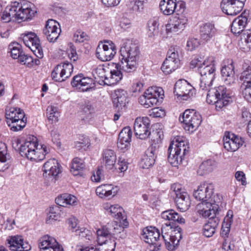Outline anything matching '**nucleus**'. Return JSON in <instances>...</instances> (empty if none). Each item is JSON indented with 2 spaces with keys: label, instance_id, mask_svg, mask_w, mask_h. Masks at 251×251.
Here are the masks:
<instances>
[{
  "label": "nucleus",
  "instance_id": "46",
  "mask_svg": "<svg viewBox=\"0 0 251 251\" xmlns=\"http://www.w3.org/2000/svg\"><path fill=\"white\" fill-rule=\"evenodd\" d=\"M216 162L212 159H208L203 161L200 166L198 173L203 176L211 172L216 166Z\"/></svg>",
  "mask_w": 251,
  "mask_h": 251
},
{
  "label": "nucleus",
  "instance_id": "58",
  "mask_svg": "<svg viewBox=\"0 0 251 251\" xmlns=\"http://www.w3.org/2000/svg\"><path fill=\"white\" fill-rule=\"evenodd\" d=\"M179 50L180 48L178 46L171 47L167 52V57H172V58H174L175 61L177 60L178 61L180 62L178 54Z\"/></svg>",
  "mask_w": 251,
  "mask_h": 251
},
{
  "label": "nucleus",
  "instance_id": "29",
  "mask_svg": "<svg viewBox=\"0 0 251 251\" xmlns=\"http://www.w3.org/2000/svg\"><path fill=\"white\" fill-rule=\"evenodd\" d=\"M233 61H225L221 68V75L226 84L231 85L235 83L236 78L235 75L234 67Z\"/></svg>",
  "mask_w": 251,
  "mask_h": 251
},
{
  "label": "nucleus",
  "instance_id": "20",
  "mask_svg": "<svg viewBox=\"0 0 251 251\" xmlns=\"http://www.w3.org/2000/svg\"><path fill=\"white\" fill-rule=\"evenodd\" d=\"M73 71V66L69 62L58 64L51 73L52 79L62 82L69 77Z\"/></svg>",
  "mask_w": 251,
  "mask_h": 251
},
{
  "label": "nucleus",
  "instance_id": "36",
  "mask_svg": "<svg viewBox=\"0 0 251 251\" xmlns=\"http://www.w3.org/2000/svg\"><path fill=\"white\" fill-rule=\"evenodd\" d=\"M104 208L110 213V215L115 218L119 219L121 224L123 225L124 227L127 226L128 223L126 219L123 217L122 213L124 211L122 207H120L118 204L111 205L110 206L106 205Z\"/></svg>",
  "mask_w": 251,
  "mask_h": 251
},
{
  "label": "nucleus",
  "instance_id": "19",
  "mask_svg": "<svg viewBox=\"0 0 251 251\" xmlns=\"http://www.w3.org/2000/svg\"><path fill=\"white\" fill-rule=\"evenodd\" d=\"M150 120L147 117L137 118L134 124L135 136L142 140L148 139L150 134Z\"/></svg>",
  "mask_w": 251,
  "mask_h": 251
},
{
  "label": "nucleus",
  "instance_id": "45",
  "mask_svg": "<svg viewBox=\"0 0 251 251\" xmlns=\"http://www.w3.org/2000/svg\"><path fill=\"white\" fill-rule=\"evenodd\" d=\"M85 167L83 160L75 157L72 161L70 171L74 176L80 175Z\"/></svg>",
  "mask_w": 251,
  "mask_h": 251
},
{
  "label": "nucleus",
  "instance_id": "14",
  "mask_svg": "<svg viewBox=\"0 0 251 251\" xmlns=\"http://www.w3.org/2000/svg\"><path fill=\"white\" fill-rule=\"evenodd\" d=\"M188 19L184 13L174 16L166 25V31L168 35H177L185 28Z\"/></svg>",
  "mask_w": 251,
  "mask_h": 251
},
{
  "label": "nucleus",
  "instance_id": "56",
  "mask_svg": "<svg viewBox=\"0 0 251 251\" xmlns=\"http://www.w3.org/2000/svg\"><path fill=\"white\" fill-rule=\"evenodd\" d=\"M11 56L14 59H18L23 53L21 46L17 42H14L10 45Z\"/></svg>",
  "mask_w": 251,
  "mask_h": 251
},
{
  "label": "nucleus",
  "instance_id": "62",
  "mask_svg": "<svg viewBox=\"0 0 251 251\" xmlns=\"http://www.w3.org/2000/svg\"><path fill=\"white\" fill-rule=\"evenodd\" d=\"M19 61L23 64L26 65L27 66H31L33 63V59L32 57L28 55H26L23 53L18 58Z\"/></svg>",
  "mask_w": 251,
  "mask_h": 251
},
{
  "label": "nucleus",
  "instance_id": "33",
  "mask_svg": "<svg viewBox=\"0 0 251 251\" xmlns=\"http://www.w3.org/2000/svg\"><path fill=\"white\" fill-rule=\"evenodd\" d=\"M216 29L214 25L210 23L202 24L200 27L201 39L204 42L210 40L216 34Z\"/></svg>",
  "mask_w": 251,
  "mask_h": 251
},
{
  "label": "nucleus",
  "instance_id": "43",
  "mask_svg": "<svg viewBox=\"0 0 251 251\" xmlns=\"http://www.w3.org/2000/svg\"><path fill=\"white\" fill-rule=\"evenodd\" d=\"M232 218V211L228 210L226 216L224 218L221 228V234L224 238L227 237L230 231V226L233 221Z\"/></svg>",
  "mask_w": 251,
  "mask_h": 251
},
{
  "label": "nucleus",
  "instance_id": "22",
  "mask_svg": "<svg viewBox=\"0 0 251 251\" xmlns=\"http://www.w3.org/2000/svg\"><path fill=\"white\" fill-rule=\"evenodd\" d=\"M245 1L246 0H221L220 6L225 14L235 16L242 11Z\"/></svg>",
  "mask_w": 251,
  "mask_h": 251
},
{
  "label": "nucleus",
  "instance_id": "32",
  "mask_svg": "<svg viewBox=\"0 0 251 251\" xmlns=\"http://www.w3.org/2000/svg\"><path fill=\"white\" fill-rule=\"evenodd\" d=\"M43 176L45 177H53L57 176L60 172V165L58 161L53 158L46 162L42 168Z\"/></svg>",
  "mask_w": 251,
  "mask_h": 251
},
{
  "label": "nucleus",
  "instance_id": "12",
  "mask_svg": "<svg viewBox=\"0 0 251 251\" xmlns=\"http://www.w3.org/2000/svg\"><path fill=\"white\" fill-rule=\"evenodd\" d=\"M171 189L174 193L175 201L177 208L182 212L188 210L191 204L188 193L182 189L179 184H173Z\"/></svg>",
  "mask_w": 251,
  "mask_h": 251
},
{
  "label": "nucleus",
  "instance_id": "41",
  "mask_svg": "<svg viewBox=\"0 0 251 251\" xmlns=\"http://www.w3.org/2000/svg\"><path fill=\"white\" fill-rule=\"evenodd\" d=\"M56 203L61 206L65 207L68 205H75L76 204V198L69 194H63L55 199Z\"/></svg>",
  "mask_w": 251,
  "mask_h": 251
},
{
  "label": "nucleus",
  "instance_id": "9",
  "mask_svg": "<svg viewBox=\"0 0 251 251\" xmlns=\"http://www.w3.org/2000/svg\"><path fill=\"white\" fill-rule=\"evenodd\" d=\"M209 62L205 66L200 67L199 73L201 75L200 89L201 91H206L212 85L215 75V67L213 64V59L209 58Z\"/></svg>",
  "mask_w": 251,
  "mask_h": 251
},
{
  "label": "nucleus",
  "instance_id": "5",
  "mask_svg": "<svg viewBox=\"0 0 251 251\" xmlns=\"http://www.w3.org/2000/svg\"><path fill=\"white\" fill-rule=\"evenodd\" d=\"M38 146L36 139L33 141H26L21 145L20 153L22 156L26 157L30 160L36 162L42 161L49 151L45 145H40V148Z\"/></svg>",
  "mask_w": 251,
  "mask_h": 251
},
{
  "label": "nucleus",
  "instance_id": "54",
  "mask_svg": "<svg viewBox=\"0 0 251 251\" xmlns=\"http://www.w3.org/2000/svg\"><path fill=\"white\" fill-rule=\"evenodd\" d=\"M161 132L157 130H152V132L150 131V134L148 137V138L151 139V144L150 147H151L152 145L153 144V147L156 146V149H157V151L158 147L157 145L161 142Z\"/></svg>",
  "mask_w": 251,
  "mask_h": 251
},
{
  "label": "nucleus",
  "instance_id": "26",
  "mask_svg": "<svg viewBox=\"0 0 251 251\" xmlns=\"http://www.w3.org/2000/svg\"><path fill=\"white\" fill-rule=\"evenodd\" d=\"M7 242L12 251H28L31 248L28 242L25 241L23 237L20 235L9 236Z\"/></svg>",
  "mask_w": 251,
  "mask_h": 251
},
{
  "label": "nucleus",
  "instance_id": "49",
  "mask_svg": "<svg viewBox=\"0 0 251 251\" xmlns=\"http://www.w3.org/2000/svg\"><path fill=\"white\" fill-rule=\"evenodd\" d=\"M0 146V171H4L9 168L6 162L8 155L5 144L1 143Z\"/></svg>",
  "mask_w": 251,
  "mask_h": 251
},
{
  "label": "nucleus",
  "instance_id": "3",
  "mask_svg": "<svg viewBox=\"0 0 251 251\" xmlns=\"http://www.w3.org/2000/svg\"><path fill=\"white\" fill-rule=\"evenodd\" d=\"M120 63L126 73L135 71L138 65L140 51L138 46L130 41L124 42L120 50Z\"/></svg>",
  "mask_w": 251,
  "mask_h": 251
},
{
  "label": "nucleus",
  "instance_id": "48",
  "mask_svg": "<svg viewBox=\"0 0 251 251\" xmlns=\"http://www.w3.org/2000/svg\"><path fill=\"white\" fill-rule=\"evenodd\" d=\"M20 113L25 115L24 111L20 108L10 107L9 109H6L5 112L6 123H10V122H13L14 120H17Z\"/></svg>",
  "mask_w": 251,
  "mask_h": 251
},
{
  "label": "nucleus",
  "instance_id": "37",
  "mask_svg": "<svg viewBox=\"0 0 251 251\" xmlns=\"http://www.w3.org/2000/svg\"><path fill=\"white\" fill-rule=\"evenodd\" d=\"M161 217L164 220L169 222V223L165 224L167 226H171V224L174 222H176L179 224L185 223V219L173 209H169L162 212Z\"/></svg>",
  "mask_w": 251,
  "mask_h": 251
},
{
  "label": "nucleus",
  "instance_id": "60",
  "mask_svg": "<svg viewBox=\"0 0 251 251\" xmlns=\"http://www.w3.org/2000/svg\"><path fill=\"white\" fill-rule=\"evenodd\" d=\"M242 43L246 44L247 49L251 48V29L245 30L241 37Z\"/></svg>",
  "mask_w": 251,
  "mask_h": 251
},
{
  "label": "nucleus",
  "instance_id": "44",
  "mask_svg": "<svg viewBox=\"0 0 251 251\" xmlns=\"http://www.w3.org/2000/svg\"><path fill=\"white\" fill-rule=\"evenodd\" d=\"M18 116L17 120H14L13 122L7 123L10 127V129L13 131H18L23 129L26 124V118H25V115L20 113Z\"/></svg>",
  "mask_w": 251,
  "mask_h": 251
},
{
  "label": "nucleus",
  "instance_id": "4",
  "mask_svg": "<svg viewBox=\"0 0 251 251\" xmlns=\"http://www.w3.org/2000/svg\"><path fill=\"white\" fill-rule=\"evenodd\" d=\"M189 149V142L185 138L182 136L175 137L168 150V161L173 166H177L182 163Z\"/></svg>",
  "mask_w": 251,
  "mask_h": 251
},
{
  "label": "nucleus",
  "instance_id": "15",
  "mask_svg": "<svg viewBox=\"0 0 251 251\" xmlns=\"http://www.w3.org/2000/svg\"><path fill=\"white\" fill-rule=\"evenodd\" d=\"M159 7L165 15H171L175 12L176 15L183 14L186 9L185 3L184 1L176 0H161Z\"/></svg>",
  "mask_w": 251,
  "mask_h": 251
},
{
  "label": "nucleus",
  "instance_id": "64",
  "mask_svg": "<svg viewBox=\"0 0 251 251\" xmlns=\"http://www.w3.org/2000/svg\"><path fill=\"white\" fill-rule=\"evenodd\" d=\"M200 45V42L198 39L196 38H191L188 40L187 42V48L188 50L192 51Z\"/></svg>",
  "mask_w": 251,
  "mask_h": 251
},
{
  "label": "nucleus",
  "instance_id": "57",
  "mask_svg": "<svg viewBox=\"0 0 251 251\" xmlns=\"http://www.w3.org/2000/svg\"><path fill=\"white\" fill-rule=\"evenodd\" d=\"M75 232L79 237L84 241H91L94 239L92 231L86 228H81L79 229H75Z\"/></svg>",
  "mask_w": 251,
  "mask_h": 251
},
{
  "label": "nucleus",
  "instance_id": "27",
  "mask_svg": "<svg viewBox=\"0 0 251 251\" xmlns=\"http://www.w3.org/2000/svg\"><path fill=\"white\" fill-rule=\"evenodd\" d=\"M58 26L59 24L54 20L49 19L47 21L43 32L49 42H54L58 38L61 32V29Z\"/></svg>",
  "mask_w": 251,
  "mask_h": 251
},
{
  "label": "nucleus",
  "instance_id": "50",
  "mask_svg": "<svg viewBox=\"0 0 251 251\" xmlns=\"http://www.w3.org/2000/svg\"><path fill=\"white\" fill-rule=\"evenodd\" d=\"M180 62L165 60L161 66L162 71L165 74H169L177 69L180 66Z\"/></svg>",
  "mask_w": 251,
  "mask_h": 251
},
{
  "label": "nucleus",
  "instance_id": "35",
  "mask_svg": "<svg viewBox=\"0 0 251 251\" xmlns=\"http://www.w3.org/2000/svg\"><path fill=\"white\" fill-rule=\"evenodd\" d=\"M249 22L246 16L242 14L235 18L232 23L231 31L234 34H240L244 32V29Z\"/></svg>",
  "mask_w": 251,
  "mask_h": 251
},
{
  "label": "nucleus",
  "instance_id": "17",
  "mask_svg": "<svg viewBox=\"0 0 251 251\" xmlns=\"http://www.w3.org/2000/svg\"><path fill=\"white\" fill-rule=\"evenodd\" d=\"M174 94L183 100H188L196 94L195 89L187 80L179 79L174 86Z\"/></svg>",
  "mask_w": 251,
  "mask_h": 251
},
{
  "label": "nucleus",
  "instance_id": "6",
  "mask_svg": "<svg viewBox=\"0 0 251 251\" xmlns=\"http://www.w3.org/2000/svg\"><path fill=\"white\" fill-rule=\"evenodd\" d=\"M206 101L209 104H215L216 108L221 109L231 101V96L224 86H220L206 91Z\"/></svg>",
  "mask_w": 251,
  "mask_h": 251
},
{
  "label": "nucleus",
  "instance_id": "7",
  "mask_svg": "<svg viewBox=\"0 0 251 251\" xmlns=\"http://www.w3.org/2000/svg\"><path fill=\"white\" fill-rule=\"evenodd\" d=\"M214 190L213 184L204 182L201 184L194 191L193 196L196 200L201 202L209 201L221 203V196L218 194L215 195Z\"/></svg>",
  "mask_w": 251,
  "mask_h": 251
},
{
  "label": "nucleus",
  "instance_id": "24",
  "mask_svg": "<svg viewBox=\"0 0 251 251\" xmlns=\"http://www.w3.org/2000/svg\"><path fill=\"white\" fill-rule=\"evenodd\" d=\"M223 141L224 148L232 152L237 151L244 142L241 137L229 132H225Z\"/></svg>",
  "mask_w": 251,
  "mask_h": 251
},
{
  "label": "nucleus",
  "instance_id": "28",
  "mask_svg": "<svg viewBox=\"0 0 251 251\" xmlns=\"http://www.w3.org/2000/svg\"><path fill=\"white\" fill-rule=\"evenodd\" d=\"M40 251H64L62 246L56 239L47 235L39 240Z\"/></svg>",
  "mask_w": 251,
  "mask_h": 251
},
{
  "label": "nucleus",
  "instance_id": "8",
  "mask_svg": "<svg viewBox=\"0 0 251 251\" xmlns=\"http://www.w3.org/2000/svg\"><path fill=\"white\" fill-rule=\"evenodd\" d=\"M164 91L161 87H151L139 98V102L145 108L157 105L163 98Z\"/></svg>",
  "mask_w": 251,
  "mask_h": 251
},
{
  "label": "nucleus",
  "instance_id": "47",
  "mask_svg": "<svg viewBox=\"0 0 251 251\" xmlns=\"http://www.w3.org/2000/svg\"><path fill=\"white\" fill-rule=\"evenodd\" d=\"M108 68H105L103 66L99 65L93 71V75L99 82L101 80L105 84L107 81V76Z\"/></svg>",
  "mask_w": 251,
  "mask_h": 251
},
{
  "label": "nucleus",
  "instance_id": "21",
  "mask_svg": "<svg viewBox=\"0 0 251 251\" xmlns=\"http://www.w3.org/2000/svg\"><path fill=\"white\" fill-rule=\"evenodd\" d=\"M104 44H100L97 49L96 54L98 58L102 61L111 60L116 53V47L114 44L109 41H104Z\"/></svg>",
  "mask_w": 251,
  "mask_h": 251
},
{
  "label": "nucleus",
  "instance_id": "30",
  "mask_svg": "<svg viewBox=\"0 0 251 251\" xmlns=\"http://www.w3.org/2000/svg\"><path fill=\"white\" fill-rule=\"evenodd\" d=\"M122 65L121 63L119 62L115 64L113 69L108 70L106 85H113L122 80L123 77V72H126L122 67Z\"/></svg>",
  "mask_w": 251,
  "mask_h": 251
},
{
  "label": "nucleus",
  "instance_id": "42",
  "mask_svg": "<svg viewBox=\"0 0 251 251\" xmlns=\"http://www.w3.org/2000/svg\"><path fill=\"white\" fill-rule=\"evenodd\" d=\"M103 161L104 162L105 166L108 169H112L115 165L116 161V155L112 150H106L102 154Z\"/></svg>",
  "mask_w": 251,
  "mask_h": 251
},
{
  "label": "nucleus",
  "instance_id": "61",
  "mask_svg": "<svg viewBox=\"0 0 251 251\" xmlns=\"http://www.w3.org/2000/svg\"><path fill=\"white\" fill-rule=\"evenodd\" d=\"M201 58H200L197 57L193 59L191 63H190V67L192 68H197V71L198 73L199 72V69L200 67H203V66H205L207 63L209 62L208 60L206 61L205 60L203 62H202L201 60Z\"/></svg>",
  "mask_w": 251,
  "mask_h": 251
},
{
  "label": "nucleus",
  "instance_id": "23",
  "mask_svg": "<svg viewBox=\"0 0 251 251\" xmlns=\"http://www.w3.org/2000/svg\"><path fill=\"white\" fill-rule=\"evenodd\" d=\"M181 228L176 227V229L171 233V234L164 232V227L161 228L162 239L164 241L166 248L170 251H173L177 246L180 240L181 239L180 233Z\"/></svg>",
  "mask_w": 251,
  "mask_h": 251
},
{
  "label": "nucleus",
  "instance_id": "39",
  "mask_svg": "<svg viewBox=\"0 0 251 251\" xmlns=\"http://www.w3.org/2000/svg\"><path fill=\"white\" fill-rule=\"evenodd\" d=\"M117 192V190H115L113 185L107 184L99 186L96 190L97 195L102 199L113 197Z\"/></svg>",
  "mask_w": 251,
  "mask_h": 251
},
{
  "label": "nucleus",
  "instance_id": "31",
  "mask_svg": "<svg viewBox=\"0 0 251 251\" xmlns=\"http://www.w3.org/2000/svg\"><path fill=\"white\" fill-rule=\"evenodd\" d=\"M94 84L92 78L84 77L82 74L74 76L71 82L73 87H76L82 91H87L92 87Z\"/></svg>",
  "mask_w": 251,
  "mask_h": 251
},
{
  "label": "nucleus",
  "instance_id": "59",
  "mask_svg": "<svg viewBox=\"0 0 251 251\" xmlns=\"http://www.w3.org/2000/svg\"><path fill=\"white\" fill-rule=\"evenodd\" d=\"M131 129L129 126H126L124 127L120 132L118 138L126 141H131Z\"/></svg>",
  "mask_w": 251,
  "mask_h": 251
},
{
  "label": "nucleus",
  "instance_id": "25",
  "mask_svg": "<svg viewBox=\"0 0 251 251\" xmlns=\"http://www.w3.org/2000/svg\"><path fill=\"white\" fill-rule=\"evenodd\" d=\"M241 80L243 81L241 90L245 99L251 103V66H249L241 74Z\"/></svg>",
  "mask_w": 251,
  "mask_h": 251
},
{
  "label": "nucleus",
  "instance_id": "40",
  "mask_svg": "<svg viewBox=\"0 0 251 251\" xmlns=\"http://www.w3.org/2000/svg\"><path fill=\"white\" fill-rule=\"evenodd\" d=\"M126 92L123 90H118L115 91L116 97L113 99L114 106L118 108V111L123 109L127 103Z\"/></svg>",
  "mask_w": 251,
  "mask_h": 251
},
{
  "label": "nucleus",
  "instance_id": "16",
  "mask_svg": "<svg viewBox=\"0 0 251 251\" xmlns=\"http://www.w3.org/2000/svg\"><path fill=\"white\" fill-rule=\"evenodd\" d=\"M21 38L24 44L38 58L43 57V52L40 41L37 35L33 32H28L21 35Z\"/></svg>",
  "mask_w": 251,
  "mask_h": 251
},
{
  "label": "nucleus",
  "instance_id": "63",
  "mask_svg": "<svg viewBox=\"0 0 251 251\" xmlns=\"http://www.w3.org/2000/svg\"><path fill=\"white\" fill-rule=\"evenodd\" d=\"M130 141L118 138L117 147L119 150L123 151H125L129 148Z\"/></svg>",
  "mask_w": 251,
  "mask_h": 251
},
{
  "label": "nucleus",
  "instance_id": "52",
  "mask_svg": "<svg viewBox=\"0 0 251 251\" xmlns=\"http://www.w3.org/2000/svg\"><path fill=\"white\" fill-rule=\"evenodd\" d=\"M47 114L49 120L51 121V123H55L58 121L60 114L56 107L53 106L48 107L47 109Z\"/></svg>",
  "mask_w": 251,
  "mask_h": 251
},
{
  "label": "nucleus",
  "instance_id": "51",
  "mask_svg": "<svg viewBox=\"0 0 251 251\" xmlns=\"http://www.w3.org/2000/svg\"><path fill=\"white\" fill-rule=\"evenodd\" d=\"M159 24L157 19L153 18L150 20L148 23V35L152 37L158 34Z\"/></svg>",
  "mask_w": 251,
  "mask_h": 251
},
{
  "label": "nucleus",
  "instance_id": "38",
  "mask_svg": "<svg viewBox=\"0 0 251 251\" xmlns=\"http://www.w3.org/2000/svg\"><path fill=\"white\" fill-rule=\"evenodd\" d=\"M220 219L218 217L210 218L207 223L203 227V234L206 237H210L215 233L216 229L218 226Z\"/></svg>",
  "mask_w": 251,
  "mask_h": 251
},
{
  "label": "nucleus",
  "instance_id": "11",
  "mask_svg": "<svg viewBox=\"0 0 251 251\" xmlns=\"http://www.w3.org/2000/svg\"><path fill=\"white\" fill-rule=\"evenodd\" d=\"M142 238L150 245V251H158L161 245L159 230L155 227H146L143 229Z\"/></svg>",
  "mask_w": 251,
  "mask_h": 251
},
{
  "label": "nucleus",
  "instance_id": "10",
  "mask_svg": "<svg viewBox=\"0 0 251 251\" xmlns=\"http://www.w3.org/2000/svg\"><path fill=\"white\" fill-rule=\"evenodd\" d=\"M179 121L185 130L193 132L200 126L202 121L201 115L194 110L187 109L180 115Z\"/></svg>",
  "mask_w": 251,
  "mask_h": 251
},
{
  "label": "nucleus",
  "instance_id": "18",
  "mask_svg": "<svg viewBox=\"0 0 251 251\" xmlns=\"http://www.w3.org/2000/svg\"><path fill=\"white\" fill-rule=\"evenodd\" d=\"M204 201L198 204L196 209L197 213L203 218H214L217 217L219 210L220 209L219 204L221 203H216L214 201Z\"/></svg>",
  "mask_w": 251,
  "mask_h": 251
},
{
  "label": "nucleus",
  "instance_id": "55",
  "mask_svg": "<svg viewBox=\"0 0 251 251\" xmlns=\"http://www.w3.org/2000/svg\"><path fill=\"white\" fill-rule=\"evenodd\" d=\"M59 207L58 206L50 207L49 213L46 219L47 223H50L53 221H56L60 218V213L58 212Z\"/></svg>",
  "mask_w": 251,
  "mask_h": 251
},
{
  "label": "nucleus",
  "instance_id": "1",
  "mask_svg": "<svg viewBox=\"0 0 251 251\" xmlns=\"http://www.w3.org/2000/svg\"><path fill=\"white\" fill-rule=\"evenodd\" d=\"M97 242L100 245V251H114L117 243L115 239L124 238L126 232L122 227L115 222L109 223L97 230Z\"/></svg>",
  "mask_w": 251,
  "mask_h": 251
},
{
  "label": "nucleus",
  "instance_id": "53",
  "mask_svg": "<svg viewBox=\"0 0 251 251\" xmlns=\"http://www.w3.org/2000/svg\"><path fill=\"white\" fill-rule=\"evenodd\" d=\"M145 0H130L127 4L129 9L135 12H141L144 8Z\"/></svg>",
  "mask_w": 251,
  "mask_h": 251
},
{
  "label": "nucleus",
  "instance_id": "13",
  "mask_svg": "<svg viewBox=\"0 0 251 251\" xmlns=\"http://www.w3.org/2000/svg\"><path fill=\"white\" fill-rule=\"evenodd\" d=\"M188 19L184 13L174 16L166 25V31L168 35H177L185 28Z\"/></svg>",
  "mask_w": 251,
  "mask_h": 251
},
{
  "label": "nucleus",
  "instance_id": "2",
  "mask_svg": "<svg viewBox=\"0 0 251 251\" xmlns=\"http://www.w3.org/2000/svg\"><path fill=\"white\" fill-rule=\"evenodd\" d=\"M36 13L35 6L31 2L23 4L14 2L7 6L3 11L0 19L3 23H8L12 20L25 21L31 19Z\"/></svg>",
  "mask_w": 251,
  "mask_h": 251
},
{
  "label": "nucleus",
  "instance_id": "34",
  "mask_svg": "<svg viewBox=\"0 0 251 251\" xmlns=\"http://www.w3.org/2000/svg\"><path fill=\"white\" fill-rule=\"evenodd\" d=\"M156 146L150 147L146 151V154L142 158L141 165L143 168L148 169L152 166L155 162V158L157 153Z\"/></svg>",
  "mask_w": 251,
  "mask_h": 251
}]
</instances>
